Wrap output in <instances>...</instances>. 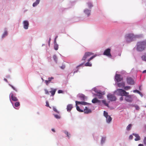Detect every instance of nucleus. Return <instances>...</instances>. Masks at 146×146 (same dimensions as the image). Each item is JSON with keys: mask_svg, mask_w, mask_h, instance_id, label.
Listing matches in <instances>:
<instances>
[{"mask_svg": "<svg viewBox=\"0 0 146 146\" xmlns=\"http://www.w3.org/2000/svg\"><path fill=\"white\" fill-rule=\"evenodd\" d=\"M146 47V42L144 41L138 42L137 44V50L139 51H142Z\"/></svg>", "mask_w": 146, "mask_h": 146, "instance_id": "1", "label": "nucleus"}, {"mask_svg": "<svg viewBox=\"0 0 146 146\" xmlns=\"http://www.w3.org/2000/svg\"><path fill=\"white\" fill-rule=\"evenodd\" d=\"M116 94L119 96H126L127 94H129L128 92H126L125 90L121 89H117L115 91Z\"/></svg>", "mask_w": 146, "mask_h": 146, "instance_id": "2", "label": "nucleus"}, {"mask_svg": "<svg viewBox=\"0 0 146 146\" xmlns=\"http://www.w3.org/2000/svg\"><path fill=\"white\" fill-rule=\"evenodd\" d=\"M135 37V36L133 34H128L126 35L125 36L126 41L127 42L132 41Z\"/></svg>", "mask_w": 146, "mask_h": 146, "instance_id": "3", "label": "nucleus"}, {"mask_svg": "<svg viewBox=\"0 0 146 146\" xmlns=\"http://www.w3.org/2000/svg\"><path fill=\"white\" fill-rule=\"evenodd\" d=\"M93 54H94L92 52H86L85 53L82 60L85 61L87 58L90 56L93 55Z\"/></svg>", "mask_w": 146, "mask_h": 146, "instance_id": "4", "label": "nucleus"}, {"mask_svg": "<svg viewBox=\"0 0 146 146\" xmlns=\"http://www.w3.org/2000/svg\"><path fill=\"white\" fill-rule=\"evenodd\" d=\"M133 95H127L125 96L126 97L125 98V100L128 102H131L133 101Z\"/></svg>", "mask_w": 146, "mask_h": 146, "instance_id": "5", "label": "nucleus"}, {"mask_svg": "<svg viewBox=\"0 0 146 146\" xmlns=\"http://www.w3.org/2000/svg\"><path fill=\"white\" fill-rule=\"evenodd\" d=\"M107 97L108 100L111 101H115L116 98L113 95L109 94L107 95Z\"/></svg>", "mask_w": 146, "mask_h": 146, "instance_id": "6", "label": "nucleus"}, {"mask_svg": "<svg viewBox=\"0 0 146 146\" xmlns=\"http://www.w3.org/2000/svg\"><path fill=\"white\" fill-rule=\"evenodd\" d=\"M103 55L109 57H111V49L108 48L105 50L104 52Z\"/></svg>", "mask_w": 146, "mask_h": 146, "instance_id": "7", "label": "nucleus"}, {"mask_svg": "<svg viewBox=\"0 0 146 146\" xmlns=\"http://www.w3.org/2000/svg\"><path fill=\"white\" fill-rule=\"evenodd\" d=\"M115 79L117 82H119L123 80L122 76L120 74H116L115 76Z\"/></svg>", "mask_w": 146, "mask_h": 146, "instance_id": "8", "label": "nucleus"}, {"mask_svg": "<svg viewBox=\"0 0 146 146\" xmlns=\"http://www.w3.org/2000/svg\"><path fill=\"white\" fill-rule=\"evenodd\" d=\"M97 55L96 54L92 56L90 58L88 59V62L85 64V66H92V64L90 63L89 62L90 60L95 57Z\"/></svg>", "mask_w": 146, "mask_h": 146, "instance_id": "9", "label": "nucleus"}, {"mask_svg": "<svg viewBox=\"0 0 146 146\" xmlns=\"http://www.w3.org/2000/svg\"><path fill=\"white\" fill-rule=\"evenodd\" d=\"M127 82L128 84L130 85H133L134 83L133 80L130 77H128L127 78Z\"/></svg>", "mask_w": 146, "mask_h": 146, "instance_id": "10", "label": "nucleus"}, {"mask_svg": "<svg viewBox=\"0 0 146 146\" xmlns=\"http://www.w3.org/2000/svg\"><path fill=\"white\" fill-rule=\"evenodd\" d=\"M24 25V28L25 29H27L28 28V26L29 25V23L27 21H25L23 22Z\"/></svg>", "mask_w": 146, "mask_h": 146, "instance_id": "11", "label": "nucleus"}, {"mask_svg": "<svg viewBox=\"0 0 146 146\" xmlns=\"http://www.w3.org/2000/svg\"><path fill=\"white\" fill-rule=\"evenodd\" d=\"M10 96H11V98L12 101L16 102L18 100L17 98L15 96H14L12 93H10Z\"/></svg>", "mask_w": 146, "mask_h": 146, "instance_id": "12", "label": "nucleus"}, {"mask_svg": "<svg viewBox=\"0 0 146 146\" xmlns=\"http://www.w3.org/2000/svg\"><path fill=\"white\" fill-rule=\"evenodd\" d=\"M81 104L83 105H87L88 104V103L84 102H78L76 101V105L77 106L78 104Z\"/></svg>", "mask_w": 146, "mask_h": 146, "instance_id": "13", "label": "nucleus"}, {"mask_svg": "<svg viewBox=\"0 0 146 146\" xmlns=\"http://www.w3.org/2000/svg\"><path fill=\"white\" fill-rule=\"evenodd\" d=\"M83 112L85 113H91L92 111L91 109H88L87 107H86L84 109Z\"/></svg>", "mask_w": 146, "mask_h": 146, "instance_id": "14", "label": "nucleus"}, {"mask_svg": "<svg viewBox=\"0 0 146 146\" xmlns=\"http://www.w3.org/2000/svg\"><path fill=\"white\" fill-rule=\"evenodd\" d=\"M133 135L135 136L136 138L135 139V140L137 141L140 140V137L139 136L138 134L136 133H133Z\"/></svg>", "mask_w": 146, "mask_h": 146, "instance_id": "15", "label": "nucleus"}, {"mask_svg": "<svg viewBox=\"0 0 146 146\" xmlns=\"http://www.w3.org/2000/svg\"><path fill=\"white\" fill-rule=\"evenodd\" d=\"M54 78L52 77H49L48 78V80H45V82L46 85H48V84L50 83L52 80Z\"/></svg>", "mask_w": 146, "mask_h": 146, "instance_id": "16", "label": "nucleus"}, {"mask_svg": "<svg viewBox=\"0 0 146 146\" xmlns=\"http://www.w3.org/2000/svg\"><path fill=\"white\" fill-rule=\"evenodd\" d=\"M117 85L118 87L122 88L124 87L125 86V83L124 82L118 83H117Z\"/></svg>", "mask_w": 146, "mask_h": 146, "instance_id": "17", "label": "nucleus"}, {"mask_svg": "<svg viewBox=\"0 0 146 146\" xmlns=\"http://www.w3.org/2000/svg\"><path fill=\"white\" fill-rule=\"evenodd\" d=\"M51 90L49 92L51 93V96H53L54 95L56 92V89H54L52 88H51Z\"/></svg>", "mask_w": 146, "mask_h": 146, "instance_id": "18", "label": "nucleus"}, {"mask_svg": "<svg viewBox=\"0 0 146 146\" xmlns=\"http://www.w3.org/2000/svg\"><path fill=\"white\" fill-rule=\"evenodd\" d=\"M73 108V106L72 104H69L67 106V110L68 111H70Z\"/></svg>", "mask_w": 146, "mask_h": 146, "instance_id": "19", "label": "nucleus"}, {"mask_svg": "<svg viewBox=\"0 0 146 146\" xmlns=\"http://www.w3.org/2000/svg\"><path fill=\"white\" fill-rule=\"evenodd\" d=\"M103 94L100 92H98L96 95V96L98 97V98L101 99L102 98H103Z\"/></svg>", "mask_w": 146, "mask_h": 146, "instance_id": "20", "label": "nucleus"}, {"mask_svg": "<svg viewBox=\"0 0 146 146\" xmlns=\"http://www.w3.org/2000/svg\"><path fill=\"white\" fill-rule=\"evenodd\" d=\"M100 102V101L98 100L96 98H94L92 100V103L94 104Z\"/></svg>", "mask_w": 146, "mask_h": 146, "instance_id": "21", "label": "nucleus"}, {"mask_svg": "<svg viewBox=\"0 0 146 146\" xmlns=\"http://www.w3.org/2000/svg\"><path fill=\"white\" fill-rule=\"evenodd\" d=\"M106 118L107 122L108 123H109L111 121L112 118L110 116H107V117Z\"/></svg>", "mask_w": 146, "mask_h": 146, "instance_id": "22", "label": "nucleus"}, {"mask_svg": "<svg viewBox=\"0 0 146 146\" xmlns=\"http://www.w3.org/2000/svg\"><path fill=\"white\" fill-rule=\"evenodd\" d=\"M84 12L85 13L87 14L88 16L90 14V11L88 9H86L84 10Z\"/></svg>", "mask_w": 146, "mask_h": 146, "instance_id": "23", "label": "nucleus"}, {"mask_svg": "<svg viewBox=\"0 0 146 146\" xmlns=\"http://www.w3.org/2000/svg\"><path fill=\"white\" fill-rule=\"evenodd\" d=\"M80 98L82 100H84L85 99V96L84 95H81L79 96Z\"/></svg>", "mask_w": 146, "mask_h": 146, "instance_id": "24", "label": "nucleus"}, {"mask_svg": "<svg viewBox=\"0 0 146 146\" xmlns=\"http://www.w3.org/2000/svg\"><path fill=\"white\" fill-rule=\"evenodd\" d=\"M132 127V125L131 124H129L127 127L126 129L128 131H129L131 129Z\"/></svg>", "mask_w": 146, "mask_h": 146, "instance_id": "25", "label": "nucleus"}, {"mask_svg": "<svg viewBox=\"0 0 146 146\" xmlns=\"http://www.w3.org/2000/svg\"><path fill=\"white\" fill-rule=\"evenodd\" d=\"M54 48L56 50H57L58 49V45L56 43H55L54 45Z\"/></svg>", "mask_w": 146, "mask_h": 146, "instance_id": "26", "label": "nucleus"}, {"mask_svg": "<svg viewBox=\"0 0 146 146\" xmlns=\"http://www.w3.org/2000/svg\"><path fill=\"white\" fill-rule=\"evenodd\" d=\"M7 31H5L4 33L2 35V38H3L5 36H7Z\"/></svg>", "mask_w": 146, "mask_h": 146, "instance_id": "27", "label": "nucleus"}, {"mask_svg": "<svg viewBox=\"0 0 146 146\" xmlns=\"http://www.w3.org/2000/svg\"><path fill=\"white\" fill-rule=\"evenodd\" d=\"M76 109L78 111L80 112H83V110H81L79 107L78 106H76Z\"/></svg>", "mask_w": 146, "mask_h": 146, "instance_id": "28", "label": "nucleus"}, {"mask_svg": "<svg viewBox=\"0 0 146 146\" xmlns=\"http://www.w3.org/2000/svg\"><path fill=\"white\" fill-rule=\"evenodd\" d=\"M141 58L143 61H146V54L145 55H143L141 57Z\"/></svg>", "mask_w": 146, "mask_h": 146, "instance_id": "29", "label": "nucleus"}, {"mask_svg": "<svg viewBox=\"0 0 146 146\" xmlns=\"http://www.w3.org/2000/svg\"><path fill=\"white\" fill-rule=\"evenodd\" d=\"M133 106L135 107L137 110H139L140 109L139 107L137 105H133Z\"/></svg>", "mask_w": 146, "mask_h": 146, "instance_id": "30", "label": "nucleus"}, {"mask_svg": "<svg viewBox=\"0 0 146 146\" xmlns=\"http://www.w3.org/2000/svg\"><path fill=\"white\" fill-rule=\"evenodd\" d=\"M102 102L104 104V105L107 106H108V103H107L106 102V100H102Z\"/></svg>", "mask_w": 146, "mask_h": 146, "instance_id": "31", "label": "nucleus"}, {"mask_svg": "<svg viewBox=\"0 0 146 146\" xmlns=\"http://www.w3.org/2000/svg\"><path fill=\"white\" fill-rule=\"evenodd\" d=\"M20 104L19 102H16L15 104V106L16 107H17L19 106Z\"/></svg>", "mask_w": 146, "mask_h": 146, "instance_id": "32", "label": "nucleus"}, {"mask_svg": "<svg viewBox=\"0 0 146 146\" xmlns=\"http://www.w3.org/2000/svg\"><path fill=\"white\" fill-rule=\"evenodd\" d=\"M53 58L54 60V61L56 62H57V56H56L55 55H54L53 56Z\"/></svg>", "mask_w": 146, "mask_h": 146, "instance_id": "33", "label": "nucleus"}, {"mask_svg": "<svg viewBox=\"0 0 146 146\" xmlns=\"http://www.w3.org/2000/svg\"><path fill=\"white\" fill-rule=\"evenodd\" d=\"M131 88V87L129 86H126L124 87V89L125 90H127L130 89Z\"/></svg>", "mask_w": 146, "mask_h": 146, "instance_id": "34", "label": "nucleus"}, {"mask_svg": "<svg viewBox=\"0 0 146 146\" xmlns=\"http://www.w3.org/2000/svg\"><path fill=\"white\" fill-rule=\"evenodd\" d=\"M104 116H105V117H107V116H109V115H108V113L107 112H106L105 111H104Z\"/></svg>", "mask_w": 146, "mask_h": 146, "instance_id": "35", "label": "nucleus"}, {"mask_svg": "<svg viewBox=\"0 0 146 146\" xmlns=\"http://www.w3.org/2000/svg\"><path fill=\"white\" fill-rule=\"evenodd\" d=\"M65 133L67 135V137H68V138L70 137L69 135H70V134H69L68 132L66 131H64Z\"/></svg>", "mask_w": 146, "mask_h": 146, "instance_id": "36", "label": "nucleus"}, {"mask_svg": "<svg viewBox=\"0 0 146 146\" xmlns=\"http://www.w3.org/2000/svg\"><path fill=\"white\" fill-rule=\"evenodd\" d=\"M65 133L67 135V137H68V138L70 137L69 135H70V134H69L68 132L66 131H64Z\"/></svg>", "mask_w": 146, "mask_h": 146, "instance_id": "37", "label": "nucleus"}, {"mask_svg": "<svg viewBox=\"0 0 146 146\" xmlns=\"http://www.w3.org/2000/svg\"><path fill=\"white\" fill-rule=\"evenodd\" d=\"M88 7L90 8H91L93 6V5L91 3H88Z\"/></svg>", "mask_w": 146, "mask_h": 146, "instance_id": "38", "label": "nucleus"}, {"mask_svg": "<svg viewBox=\"0 0 146 146\" xmlns=\"http://www.w3.org/2000/svg\"><path fill=\"white\" fill-rule=\"evenodd\" d=\"M53 110L55 112L57 113H59L58 111L56 109L55 107H53Z\"/></svg>", "mask_w": 146, "mask_h": 146, "instance_id": "39", "label": "nucleus"}, {"mask_svg": "<svg viewBox=\"0 0 146 146\" xmlns=\"http://www.w3.org/2000/svg\"><path fill=\"white\" fill-rule=\"evenodd\" d=\"M44 90L45 92V94L47 95H49V92L46 89H45Z\"/></svg>", "mask_w": 146, "mask_h": 146, "instance_id": "40", "label": "nucleus"}, {"mask_svg": "<svg viewBox=\"0 0 146 146\" xmlns=\"http://www.w3.org/2000/svg\"><path fill=\"white\" fill-rule=\"evenodd\" d=\"M46 106L47 107H49L50 108H51V107H50V106H49L48 102L47 101H46Z\"/></svg>", "mask_w": 146, "mask_h": 146, "instance_id": "41", "label": "nucleus"}, {"mask_svg": "<svg viewBox=\"0 0 146 146\" xmlns=\"http://www.w3.org/2000/svg\"><path fill=\"white\" fill-rule=\"evenodd\" d=\"M143 142L144 144L146 145V137H145L143 139Z\"/></svg>", "mask_w": 146, "mask_h": 146, "instance_id": "42", "label": "nucleus"}, {"mask_svg": "<svg viewBox=\"0 0 146 146\" xmlns=\"http://www.w3.org/2000/svg\"><path fill=\"white\" fill-rule=\"evenodd\" d=\"M54 117L57 119H59L60 118V116L57 115H54Z\"/></svg>", "mask_w": 146, "mask_h": 146, "instance_id": "43", "label": "nucleus"}, {"mask_svg": "<svg viewBox=\"0 0 146 146\" xmlns=\"http://www.w3.org/2000/svg\"><path fill=\"white\" fill-rule=\"evenodd\" d=\"M105 140V139L104 138H102L101 140V143H103L104 142V141Z\"/></svg>", "mask_w": 146, "mask_h": 146, "instance_id": "44", "label": "nucleus"}, {"mask_svg": "<svg viewBox=\"0 0 146 146\" xmlns=\"http://www.w3.org/2000/svg\"><path fill=\"white\" fill-rule=\"evenodd\" d=\"M133 92H137L139 94L140 93V92L138 90H134L133 91Z\"/></svg>", "mask_w": 146, "mask_h": 146, "instance_id": "45", "label": "nucleus"}, {"mask_svg": "<svg viewBox=\"0 0 146 146\" xmlns=\"http://www.w3.org/2000/svg\"><path fill=\"white\" fill-rule=\"evenodd\" d=\"M38 4H37L35 2L33 4V6L35 7Z\"/></svg>", "mask_w": 146, "mask_h": 146, "instance_id": "46", "label": "nucleus"}, {"mask_svg": "<svg viewBox=\"0 0 146 146\" xmlns=\"http://www.w3.org/2000/svg\"><path fill=\"white\" fill-rule=\"evenodd\" d=\"M58 93L59 94L62 93H63V91L61 90H59L58 91Z\"/></svg>", "mask_w": 146, "mask_h": 146, "instance_id": "47", "label": "nucleus"}, {"mask_svg": "<svg viewBox=\"0 0 146 146\" xmlns=\"http://www.w3.org/2000/svg\"><path fill=\"white\" fill-rule=\"evenodd\" d=\"M133 136L132 135H130L129 137V138L131 140L133 139Z\"/></svg>", "mask_w": 146, "mask_h": 146, "instance_id": "48", "label": "nucleus"}, {"mask_svg": "<svg viewBox=\"0 0 146 146\" xmlns=\"http://www.w3.org/2000/svg\"><path fill=\"white\" fill-rule=\"evenodd\" d=\"M40 0H36L35 2L37 4H38L40 2Z\"/></svg>", "mask_w": 146, "mask_h": 146, "instance_id": "49", "label": "nucleus"}, {"mask_svg": "<svg viewBox=\"0 0 146 146\" xmlns=\"http://www.w3.org/2000/svg\"><path fill=\"white\" fill-rule=\"evenodd\" d=\"M123 97H121L120 98V99H120V101H122V100H123Z\"/></svg>", "mask_w": 146, "mask_h": 146, "instance_id": "50", "label": "nucleus"}, {"mask_svg": "<svg viewBox=\"0 0 146 146\" xmlns=\"http://www.w3.org/2000/svg\"><path fill=\"white\" fill-rule=\"evenodd\" d=\"M61 68L62 69H64L65 68V66H62L61 67Z\"/></svg>", "mask_w": 146, "mask_h": 146, "instance_id": "51", "label": "nucleus"}, {"mask_svg": "<svg viewBox=\"0 0 146 146\" xmlns=\"http://www.w3.org/2000/svg\"><path fill=\"white\" fill-rule=\"evenodd\" d=\"M138 146H143V144H139Z\"/></svg>", "mask_w": 146, "mask_h": 146, "instance_id": "52", "label": "nucleus"}, {"mask_svg": "<svg viewBox=\"0 0 146 146\" xmlns=\"http://www.w3.org/2000/svg\"><path fill=\"white\" fill-rule=\"evenodd\" d=\"M13 89L15 91H17V89H16L15 87H14L13 88Z\"/></svg>", "mask_w": 146, "mask_h": 146, "instance_id": "53", "label": "nucleus"}, {"mask_svg": "<svg viewBox=\"0 0 146 146\" xmlns=\"http://www.w3.org/2000/svg\"><path fill=\"white\" fill-rule=\"evenodd\" d=\"M83 64H80V65H79V66H78L77 67V68L78 67H79V66H81Z\"/></svg>", "mask_w": 146, "mask_h": 146, "instance_id": "54", "label": "nucleus"}, {"mask_svg": "<svg viewBox=\"0 0 146 146\" xmlns=\"http://www.w3.org/2000/svg\"><path fill=\"white\" fill-rule=\"evenodd\" d=\"M52 131L54 132H55V131L54 129H52Z\"/></svg>", "mask_w": 146, "mask_h": 146, "instance_id": "55", "label": "nucleus"}, {"mask_svg": "<svg viewBox=\"0 0 146 146\" xmlns=\"http://www.w3.org/2000/svg\"><path fill=\"white\" fill-rule=\"evenodd\" d=\"M143 73H146V70H144V71H143Z\"/></svg>", "mask_w": 146, "mask_h": 146, "instance_id": "56", "label": "nucleus"}, {"mask_svg": "<svg viewBox=\"0 0 146 146\" xmlns=\"http://www.w3.org/2000/svg\"><path fill=\"white\" fill-rule=\"evenodd\" d=\"M4 80L6 82H7V79H5V78H4Z\"/></svg>", "mask_w": 146, "mask_h": 146, "instance_id": "57", "label": "nucleus"}, {"mask_svg": "<svg viewBox=\"0 0 146 146\" xmlns=\"http://www.w3.org/2000/svg\"><path fill=\"white\" fill-rule=\"evenodd\" d=\"M57 36H56V37H55V39H56V38H57ZM54 42H56V41H55V40H54Z\"/></svg>", "mask_w": 146, "mask_h": 146, "instance_id": "58", "label": "nucleus"}, {"mask_svg": "<svg viewBox=\"0 0 146 146\" xmlns=\"http://www.w3.org/2000/svg\"><path fill=\"white\" fill-rule=\"evenodd\" d=\"M11 87H12L13 88V87H13V86H12V85H11Z\"/></svg>", "mask_w": 146, "mask_h": 146, "instance_id": "59", "label": "nucleus"}, {"mask_svg": "<svg viewBox=\"0 0 146 146\" xmlns=\"http://www.w3.org/2000/svg\"><path fill=\"white\" fill-rule=\"evenodd\" d=\"M50 38L49 41V43H50Z\"/></svg>", "mask_w": 146, "mask_h": 146, "instance_id": "60", "label": "nucleus"}, {"mask_svg": "<svg viewBox=\"0 0 146 146\" xmlns=\"http://www.w3.org/2000/svg\"><path fill=\"white\" fill-rule=\"evenodd\" d=\"M77 72V71H76V72L74 71V73H75L76 72Z\"/></svg>", "mask_w": 146, "mask_h": 146, "instance_id": "61", "label": "nucleus"}]
</instances>
